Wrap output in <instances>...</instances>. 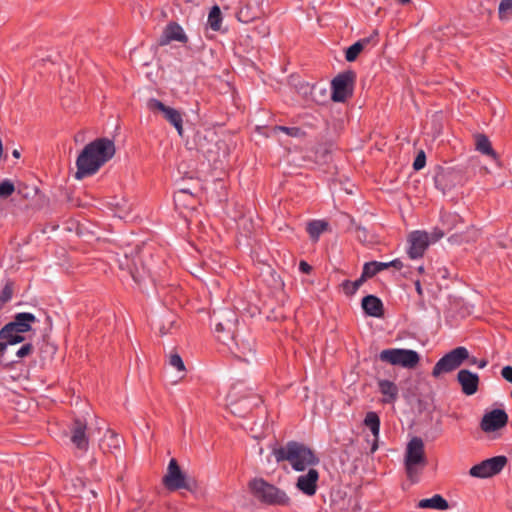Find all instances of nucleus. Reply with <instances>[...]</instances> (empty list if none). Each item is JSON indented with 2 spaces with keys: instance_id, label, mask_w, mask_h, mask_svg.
I'll return each instance as SVG.
<instances>
[{
  "instance_id": "09e8293b",
  "label": "nucleus",
  "mask_w": 512,
  "mask_h": 512,
  "mask_svg": "<svg viewBox=\"0 0 512 512\" xmlns=\"http://www.w3.org/2000/svg\"><path fill=\"white\" fill-rule=\"evenodd\" d=\"M312 266L304 261V260H301L300 263H299V270L303 273V274H310L312 272Z\"/></svg>"
},
{
  "instance_id": "a211bd4d",
  "label": "nucleus",
  "mask_w": 512,
  "mask_h": 512,
  "mask_svg": "<svg viewBox=\"0 0 512 512\" xmlns=\"http://www.w3.org/2000/svg\"><path fill=\"white\" fill-rule=\"evenodd\" d=\"M457 381L461 386L462 392L467 395H474L479 388V376L468 369H461L457 373Z\"/></svg>"
},
{
  "instance_id": "bb28decb",
  "label": "nucleus",
  "mask_w": 512,
  "mask_h": 512,
  "mask_svg": "<svg viewBox=\"0 0 512 512\" xmlns=\"http://www.w3.org/2000/svg\"><path fill=\"white\" fill-rule=\"evenodd\" d=\"M419 508H430L436 510H446L449 508V504L446 499H444L441 495L435 494L431 498L422 499L418 503Z\"/></svg>"
},
{
  "instance_id": "c756f323",
  "label": "nucleus",
  "mask_w": 512,
  "mask_h": 512,
  "mask_svg": "<svg viewBox=\"0 0 512 512\" xmlns=\"http://www.w3.org/2000/svg\"><path fill=\"white\" fill-rule=\"evenodd\" d=\"M208 25L213 31H219L222 24V15L219 5H214L208 15Z\"/></svg>"
},
{
  "instance_id": "a878e982",
  "label": "nucleus",
  "mask_w": 512,
  "mask_h": 512,
  "mask_svg": "<svg viewBox=\"0 0 512 512\" xmlns=\"http://www.w3.org/2000/svg\"><path fill=\"white\" fill-rule=\"evenodd\" d=\"M174 203L176 207L194 209L197 203L194 195L186 189H180L174 193Z\"/></svg>"
},
{
  "instance_id": "0eeeda50",
  "label": "nucleus",
  "mask_w": 512,
  "mask_h": 512,
  "mask_svg": "<svg viewBox=\"0 0 512 512\" xmlns=\"http://www.w3.org/2000/svg\"><path fill=\"white\" fill-rule=\"evenodd\" d=\"M469 358V351L466 347L458 346L446 353L434 365L431 375L439 378L442 374L450 373L458 369L466 359Z\"/></svg>"
},
{
  "instance_id": "4d7b16f0",
  "label": "nucleus",
  "mask_w": 512,
  "mask_h": 512,
  "mask_svg": "<svg viewBox=\"0 0 512 512\" xmlns=\"http://www.w3.org/2000/svg\"><path fill=\"white\" fill-rule=\"evenodd\" d=\"M131 276H132L133 280H134L136 283H138V284H140V283H141L142 278H141L138 274H136V273H134V272H131Z\"/></svg>"
},
{
  "instance_id": "423d86ee",
  "label": "nucleus",
  "mask_w": 512,
  "mask_h": 512,
  "mask_svg": "<svg viewBox=\"0 0 512 512\" xmlns=\"http://www.w3.org/2000/svg\"><path fill=\"white\" fill-rule=\"evenodd\" d=\"M427 465L424 443L421 438L414 437L407 445L405 453V470L407 477L414 480L418 474V468L423 469Z\"/></svg>"
},
{
  "instance_id": "c03bdc74",
  "label": "nucleus",
  "mask_w": 512,
  "mask_h": 512,
  "mask_svg": "<svg viewBox=\"0 0 512 512\" xmlns=\"http://www.w3.org/2000/svg\"><path fill=\"white\" fill-rule=\"evenodd\" d=\"M466 360L469 362L470 365H477V367L480 369L485 368L488 365V360L485 358L477 359L476 357L469 355V358Z\"/></svg>"
},
{
  "instance_id": "f03ea898",
  "label": "nucleus",
  "mask_w": 512,
  "mask_h": 512,
  "mask_svg": "<svg viewBox=\"0 0 512 512\" xmlns=\"http://www.w3.org/2000/svg\"><path fill=\"white\" fill-rule=\"evenodd\" d=\"M273 455L278 463L288 461L292 468L299 472L320 462L312 449L297 441H288L284 446L274 448Z\"/></svg>"
},
{
  "instance_id": "7ed1b4c3",
  "label": "nucleus",
  "mask_w": 512,
  "mask_h": 512,
  "mask_svg": "<svg viewBox=\"0 0 512 512\" xmlns=\"http://www.w3.org/2000/svg\"><path fill=\"white\" fill-rule=\"evenodd\" d=\"M37 321L34 314L21 312L14 315L13 320L0 330V358L4 355L8 345H15L25 340L24 333L32 329Z\"/></svg>"
},
{
  "instance_id": "c85d7f7f",
  "label": "nucleus",
  "mask_w": 512,
  "mask_h": 512,
  "mask_svg": "<svg viewBox=\"0 0 512 512\" xmlns=\"http://www.w3.org/2000/svg\"><path fill=\"white\" fill-rule=\"evenodd\" d=\"M385 269H388L387 262L371 261L364 264L362 271L364 273V277L372 278L377 273Z\"/></svg>"
},
{
  "instance_id": "4be33fe9",
  "label": "nucleus",
  "mask_w": 512,
  "mask_h": 512,
  "mask_svg": "<svg viewBox=\"0 0 512 512\" xmlns=\"http://www.w3.org/2000/svg\"><path fill=\"white\" fill-rule=\"evenodd\" d=\"M378 388L380 393L385 396L382 400L383 403H394L398 398L399 389L397 385L386 379L378 381Z\"/></svg>"
},
{
  "instance_id": "ea45409f",
  "label": "nucleus",
  "mask_w": 512,
  "mask_h": 512,
  "mask_svg": "<svg viewBox=\"0 0 512 512\" xmlns=\"http://www.w3.org/2000/svg\"><path fill=\"white\" fill-rule=\"evenodd\" d=\"M378 35V30H374L370 36L358 40L357 43H360L363 49L369 44L376 45L378 43Z\"/></svg>"
},
{
  "instance_id": "b1692460",
  "label": "nucleus",
  "mask_w": 512,
  "mask_h": 512,
  "mask_svg": "<svg viewBox=\"0 0 512 512\" xmlns=\"http://www.w3.org/2000/svg\"><path fill=\"white\" fill-rule=\"evenodd\" d=\"M364 425L368 427L374 437V443L371 448V452H374L378 447V438L380 432V418L376 412H367L364 418Z\"/></svg>"
},
{
  "instance_id": "8fccbe9b",
  "label": "nucleus",
  "mask_w": 512,
  "mask_h": 512,
  "mask_svg": "<svg viewBox=\"0 0 512 512\" xmlns=\"http://www.w3.org/2000/svg\"><path fill=\"white\" fill-rule=\"evenodd\" d=\"M388 268L393 267L397 270H401L404 267L403 262L400 259H394L390 262H387Z\"/></svg>"
},
{
  "instance_id": "c9c22d12",
  "label": "nucleus",
  "mask_w": 512,
  "mask_h": 512,
  "mask_svg": "<svg viewBox=\"0 0 512 512\" xmlns=\"http://www.w3.org/2000/svg\"><path fill=\"white\" fill-rule=\"evenodd\" d=\"M364 49L361 47V44L360 43H357L355 42L354 44H352L351 46H349L346 50H345V59L348 61V62H353L355 61L359 54L363 51Z\"/></svg>"
},
{
  "instance_id": "9d476101",
  "label": "nucleus",
  "mask_w": 512,
  "mask_h": 512,
  "mask_svg": "<svg viewBox=\"0 0 512 512\" xmlns=\"http://www.w3.org/2000/svg\"><path fill=\"white\" fill-rule=\"evenodd\" d=\"M507 462L508 459L506 456H495L472 466L469 470V474L475 478H489L499 474L504 469Z\"/></svg>"
},
{
  "instance_id": "6e6552de",
  "label": "nucleus",
  "mask_w": 512,
  "mask_h": 512,
  "mask_svg": "<svg viewBox=\"0 0 512 512\" xmlns=\"http://www.w3.org/2000/svg\"><path fill=\"white\" fill-rule=\"evenodd\" d=\"M356 72L349 69L339 73L331 81V99L334 102H345L353 95Z\"/></svg>"
},
{
  "instance_id": "412c9836",
  "label": "nucleus",
  "mask_w": 512,
  "mask_h": 512,
  "mask_svg": "<svg viewBox=\"0 0 512 512\" xmlns=\"http://www.w3.org/2000/svg\"><path fill=\"white\" fill-rule=\"evenodd\" d=\"M122 438L112 430H107L100 442V449L104 453H114L120 450Z\"/></svg>"
},
{
  "instance_id": "72a5a7b5",
  "label": "nucleus",
  "mask_w": 512,
  "mask_h": 512,
  "mask_svg": "<svg viewBox=\"0 0 512 512\" xmlns=\"http://www.w3.org/2000/svg\"><path fill=\"white\" fill-rule=\"evenodd\" d=\"M500 20H509L512 17V0H501L498 7Z\"/></svg>"
},
{
  "instance_id": "864d4df0",
  "label": "nucleus",
  "mask_w": 512,
  "mask_h": 512,
  "mask_svg": "<svg viewBox=\"0 0 512 512\" xmlns=\"http://www.w3.org/2000/svg\"><path fill=\"white\" fill-rule=\"evenodd\" d=\"M451 243H461L462 242V236L458 234H453L448 239Z\"/></svg>"
},
{
  "instance_id": "4c0bfd02",
  "label": "nucleus",
  "mask_w": 512,
  "mask_h": 512,
  "mask_svg": "<svg viewBox=\"0 0 512 512\" xmlns=\"http://www.w3.org/2000/svg\"><path fill=\"white\" fill-rule=\"evenodd\" d=\"M15 191V186L12 181L5 179L0 183V198L6 199L11 196Z\"/></svg>"
},
{
  "instance_id": "f257e3e1",
  "label": "nucleus",
  "mask_w": 512,
  "mask_h": 512,
  "mask_svg": "<svg viewBox=\"0 0 512 512\" xmlns=\"http://www.w3.org/2000/svg\"><path fill=\"white\" fill-rule=\"evenodd\" d=\"M116 148L114 141L106 138H96L91 141L80 152L76 159V172L74 177L82 180L93 176L100 168L115 155Z\"/></svg>"
},
{
  "instance_id": "e2e57ef3",
  "label": "nucleus",
  "mask_w": 512,
  "mask_h": 512,
  "mask_svg": "<svg viewBox=\"0 0 512 512\" xmlns=\"http://www.w3.org/2000/svg\"><path fill=\"white\" fill-rule=\"evenodd\" d=\"M357 230H358V231H362L363 233H365V232H366V230H365L364 228H361V227H357Z\"/></svg>"
},
{
  "instance_id": "13d9d810",
  "label": "nucleus",
  "mask_w": 512,
  "mask_h": 512,
  "mask_svg": "<svg viewBox=\"0 0 512 512\" xmlns=\"http://www.w3.org/2000/svg\"><path fill=\"white\" fill-rule=\"evenodd\" d=\"M255 401L253 403L254 406H257L259 402H261V398L260 397H257V396H254L252 397Z\"/></svg>"
},
{
  "instance_id": "39448f33",
  "label": "nucleus",
  "mask_w": 512,
  "mask_h": 512,
  "mask_svg": "<svg viewBox=\"0 0 512 512\" xmlns=\"http://www.w3.org/2000/svg\"><path fill=\"white\" fill-rule=\"evenodd\" d=\"M164 487L169 491L185 489L191 493L198 491L199 485L195 478L187 476L175 458L170 459L167 472L162 479Z\"/></svg>"
},
{
  "instance_id": "f704fd0d",
  "label": "nucleus",
  "mask_w": 512,
  "mask_h": 512,
  "mask_svg": "<svg viewBox=\"0 0 512 512\" xmlns=\"http://www.w3.org/2000/svg\"><path fill=\"white\" fill-rule=\"evenodd\" d=\"M274 131H281L285 133L286 135L294 138H302L306 135V133L300 128V127H287V126H281L277 125L274 127Z\"/></svg>"
},
{
  "instance_id": "6ab92c4d",
  "label": "nucleus",
  "mask_w": 512,
  "mask_h": 512,
  "mask_svg": "<svg viewBox=\"0 0 512 512\" xmlns=\"http://www.w3.org/2000/svg\"><path fill=\"white\" fill-rule=\"evenodd\" d=\"M172 41L187 43L188 37L186 36L183 28L177 22H170L165 27L158 43L161 46L167 45Z\"/></svg>"
},
{
  "instance_id": "f3484780",
  "label": "nucleus",
  "mask_w": 512,
  "mask_h": 512,
  "mask_svg": "<svg viewBox=\"0 0 512 512\" xmlns=\"http://www.w3.org/2000/svg\"><path fill=\"white\" fill-rule=\"evenodd\" d=\"M319 472L310 468L306 474L300 475L296 482L299 491L307 496H314L317 492Z\"/></svg>"
},
{
  "instance_id": "2f4dec72",
  "label": "nucleus",
  "mask_w": 512,
  "mask_h": 512,
  "mask_svg": "<svg viewBox=\"0 0 512 512\" xmlns=\"http://www.w3.org/2000/svg\"><path fill=\"white\" fill-rule=\"evenodd\" d=\"M441 220L447 232L456 228L458 224H463L462 218L456 213H445L442 215Z\"/></svg>"
},
{
  "instance_id": "473e14b6",
  "label": "nucleus",
  "mask_w": 512,
  "mask_h": 512,
  "mask_svg": "<svg viewBox=\"0 0 512 512\" xmlns=\"http://www.w3.org/2000/svg\"><path fill=\"white\" fill-rule=\"evenodd\" d=\"M14 292V283L12 281H7L0 291V310L3 306L12 299Z\"/></svg>"
},
{
  "instance_id": "052dcab7",
  "label": "nucleus",
  "mask_w": 512,
  "mask_h": 512,
  "mask_svg": "<svg viewBox=\"0 0 512 512\" xmlns=\"http://www.w3.org/2000/svg\"><path fill=\"white\" fill-rule=\"evenodd\" d=\"M402 5H407L411 2V0H397Z\"/></svg>"
},
{
  "instance_id": "9b49d317",
  "label": "nucleus",
  "mask_w": 512,
  "mask_h": 512,
  "mask_svg": "<svg viewBox=\"0 0 512 512\" xmlns=\"http://www.w3.org/2000/svg\"><path fill=\"white\" fill-rule=\"evenodd\" d=\"M146 106L153 113H161L163 118L175 127L178 134L183 136V117L180 111L175 108L166 106L163 102L156 98H150L147 101Z\"/></svg>"
},
{
  "instance_id": "cd10ccee",
  "label": "nucleus",
  "mask_w": 512,
  "mask_h": 512,
  "mask_svg": "<svg viewBox=\"0 0 512 512\" xmlns=\"http://www.w3.org/2000/svg\"><path fill=\"white\" fill-rule=\"evenodd\" d=\"M327 229L328 223L324 220H312L306 227V231L313 241H318L320 235Z\"/></svg>"
},
{
  "instance_id": "aec40b11",
  "label": "nucleus",
  "mask_w": 512,
  "mask_h": 512,
  "mask_svg": "<svg viewBox=\"0 0 512 512\" xmlns=\"http://www.w3.org/2000/svg\"><path fill=\"white\" fill-rule=\"evenodd\" d=\"M365 314L371 317L380 318L384 315V306L380 298L375 295L363 297L361 302Z\"/></svg>"
},
{
  "instance_id": "bf43d9fd",
  "label": "nucleus",
  "mask_w": 512,
  "mask_h": 512,
  "mask_svg": "<svg viewBox=\"0 0 512 512\" xmlns=\"http://www.w3.org/2000/svg\"><path fill=\"white\" fill-rule=\"evenodd\" d=\"M12 155H13L15 158H19V157H20V152H19L17 149H15V150H13Z\"/></svg>"
},
{
  "instance_id": "20e7f679",
  "label": "nucleus",
  "mask_w": 512,
  "mask_h": 512,
  "mask_svg": "<svg viewBox=\"0 0 512 512\" xmlns=\"http://www.w3.org/2000/svg\"><path fill=\"white\" fill-rule=\"evenodd\" d=\"M251 494L261 503L271 506H288L290 498L286 492L263 478H254L248 483Z\"/></svg>"
},
{
  "instance_id": "a19ab883",
  "label": "nucleus",
  "mask_w": 512,
  "mask_h": 512,
  "mask_svg": "<svg viewBox=\"0 0 512 512\" xmlns=\"http://www.w3.org/2000/svg\"><path fill=\"white\" fill-rule=\"evenodd\" d=\"M243 0H219V6H221L224 10H237L238 6L242 3Z\"/></svg>"
},
{
  "instance_id": "1a4fd4ad",
  "label": "nucleus",
  "mask_w": 512,
  "mask_h": 512,
  "mask_svg": "<svg viewBox=\"0 0 512 512\" xmlns=\"http://www.w3.org/2000/svg\"><path fill=\"white\" fill-rule=\"evenodd\" d=\"M379 359L391 365H399L404 368L413 369L420 362L418 352L410 349L390 348L382 350Z\"/></svg>"
},
{
  "instance_id": "ddd939ff",
  "label": "nucleus",
  "mask_w": 512,
  "mask_h": 512,
  "mask_svg": "<svg viewBox=\"0 0 512 512\" xmlns=\"http://www.w3.org/2000/svg\"><path fill=\"white\" fill-rule=\"evenodd\" d=\"M508 423V414L503 409H493L483 415L480 428L485 433L502 429Z\"/></svg>"
},
{
  "instance_id": "4468645a",
  "label": "nucleus",
  "mask_w": 512,
  "mask_h": 512,
  "mask_svg": "<svg viewBox=\"0 0 512 512\" xmlns=\"http://www.w3.org/2000/svg\"><path fill=\"white\" fill-rule=\"evenodd\" d=\"M408 255L411 259L421 258L429 246V234L425 231H413L408 237Z\"/></svg>"
},
{
  "instance_id": "49530a36",
  "label": "nucleus",
  "mask_w": 512,
  "mask_h": 512,
  "mask_svg": "<svg viewBox=\"0 0 512 512\" xmlns=\"http://www.w3.org/2000/svg\"><path fill=\"white\" fill-rule=\"evenodd\" d=\"M445 232L439 228H435L431 234L429 235V243L430 242H436L440 240L442 237H444Z\"/></svg>"
},
{
  "instance_id": "2eb2a0df",
  "label": "nucleus",
  "mask_w": 512,
  "mask_h": 512,
  "mask_svg": "<svg viewBox=\"0 0 512 512\" xmlns=\"http://www.w3.org/2000/svg\"><path fill=\"white\" fill-rule=\"evenodd\" d=\"M237 19L242 23H250L260 19L264 11L260 4L255 1L246 0L244 4H240L238 9L234 11Z\"/></svg>"
},
{
  "instance_id": "3c124183",
  "label": "nucleus",
  "mask_w": 512,
  "mask_h": 512,
  "mask_svg": "<svg viewBox=\"0 0 512 512\" xmlns=\"http://www.w3.org/2000/svg\"><path fill=\"white\" fill-rule=\"evenodd\" d=\"M256 29L262 37L269 35V27L264 25L263 23L260 26L256 27Z\"/></svg>"
},
{
  "instance_id": "5701e85b",
  "label": "nucleus",
  "mask_w": 512,
  "mask_h": 512,
  "mask_svg": "<svg viewBox=\"0 0 512 512\" xmlns=\"http://www.w3.org/2000/svg\"><path fill=\"white\" fill-rule=\"evenodd\" d=\"M235 321L228 319L225 323L218 322L215 324V333L217 339L223 344L227 345L231 339L232 334H236L234 331Z\"/></svg>"
},
{
  "instance_id": "dca6fc26",
  "label": "nucleus",
  "mask_w": 512,
  "mask_h": 512,
  "mask_svg": "<svg viewBox=\"0 0 512 512\" xmlns=\"http://www.w3.org/2000/svg\"><path fill=\"white\" fill-rule=\"evenodd\" d=\"M87 424L81 419H74L70 428L71 442L75 447L83 452H86L89 447V439L86 434Z\"/></svg>"
},
{
  "instance_id": "680f3d73",
  "label": "nucleus",
  "mask_w": 512,
  "mask_h": 512,
  "mask_svg": "<svg viewBox=\"0 0 512 512\" xmlns=\"http://www.w3.org/2000/svg\"><path fill=\"white\" fill-rule=\"evenodd\" d=\"M417 270H418V272H419L420 274H423V273H424V267H423V266H419Z\"/></svg>"
},
{
  "instance_id": "58836bf2",
  "label": "nucleus",
  "mask_w": 512,
  "mask_h": 512,
  "mask_svg": "<svg viewBox=\"0 0 512 512\" xmlns=\"http://www.w3.org/2000/svg\"><path fill=\"white\" fill-rule=\"evenodd\" d=\"M425 165H426V155H425V152L423 150H420L418 152L416 158L414 159L413 169L415 171H419L422 168H424Z\"/></svg>"
},
{
  "instance_id": "f8f14e48",
  "label": "nucleus",
  "mask_w": 512,
  "mask_h": 512,
  "mask_svg": "<svg viewBox=\"0 0 512 512\" xmlns=\"http://www.w3.org/2000/svg\"><path fill=\"white\" fill-rule=\"evenodd\" d=\"M228 348L238 359L248 362V356L255 351V340L251 337H242L239 333L232 334Z\"/></svg>"
},
{
  "instance_id": "de8ad7c7",
  "label": "nucleus",
  "mask_w": 512,
  "mask_h": 512,
  "mask_svg": "<svg viewBox=\"0 0 512 512\" xmlns=\"http://www.w3.org/2000/svg\"><path fill=\"white\" fill-rule=\"evenodd\" d=\"M501 375L506 381L512 383V366L503 367Z\"/></svg>"
},
{
  "instance_id": "a18cd8bd",
  "label": "nucleus",
  "mask_w": 512,
  "mask_h": 512,
  "mask_svg": "<svg viewBox=\"0 0 512 512\" xmlns=\"http://www.w3.org/2000/svg\"><path fill=\"white\" fill-rule=\"evenodd\" d=\"M247 401H248V399L245 398L243 400H239V401L232 403V407H233L232 412L241 417L245 416L246 412L241 409V406H242V404L246 403Z\"/></svg>"
},
{
  "instance_id": "5fc2aeb1",
  "label": "nucleus",
  "mask_w": 512,
  "mask_h": 512,
  "mask_svg": "<svg viewBox=\"0 0 512 512\" xmlns=\"http://www.w3.org/2000/svg\"><path fill=\"white\" fill-rule=\"evenodd\" d=\"M414 285H415V290L416 292L418 293V295H422L423 294V289H422V285H421V282L420 280H416L414 282Z\"/></svg>"
},
{
  "instance_id": "393cba45",
  "label": "nucleus",
  "mask_w": 512,
  "mask_h": 512,
  "mask_svg": "<svg viewBox=\"0 0 512 512\" xmlns=\"http://www.w3.org/2000/svg\"><path fill=\"white\" fill-rule=\"evenodd\" d=\"M475 145L476 150L481 154L490 157L491 159L497 161L499 159V155L493 149L491 141L485 134H477L475 135Z\"/></svg>"
},
{
  "instance_id": "603ef678",
  "label": "nucleus",
  "mask_w": 512,
  "mask_h": 512,
  "mask_svg": "<svg viewBox=\"0 0 512 512\" xmlns=\"http://www.w3.org/2000/svg\"><path fill=\"white\" fill-rule=\"evenodd\" d=\"M199 147H200V150L202 151V153L208 158L210 159L211 158V154L214 152L212 148H205V146L200 143L199 144Z\"/></svg>"
},
{
  "instance_id": "e433bc0d",
  "label": "nucleus",
  "mask_w": 512,
  "mask_h": 512,
  "mask_svg": "<svg viewBox=\"0 0 512 512\" xmlns=\"http://www.w3.org/2000/svg\"><path fill=\"white\" fill-rule=\"evenodd\" d=\"M449 177V173L445 171L438 172L434 177L435 186L437 189L441 190L442 192H445L449 186L447 185L446 181Z\"/></svg>"
},
{
  "instance_id": "79ce46f5",
  "label": "nucleus",
  "mask_w": 512,
  "mask_h": 512,
  "mask_svg": "<svg viewBox=\"0 0 512 512\" xmlns=\"http://www.w3.org/2000/svg\"><path fill=\"white\" fill-rule=\"evenodd\" d=\"M169 363L171 366L175 367L178 371L185 370L183 360H182L181 356L177 353L170 355Z\"/></svg>"
},
{
  "instance_id": "37998d69",
  "label": "nucleus",
  "mask_w": 512,
  "mask_h": 512,
  "mask_svg": "<svg viewBox=\"0 0 512 512\" xmlns=\"http://www.w3.org/2000/svg\"><path fill=\"white\" fill-rule=\"evenodd\" d=\"M34 350V346L32 343H26L24 344L18 351L16 352V356L18 358H24L32 354Z\"/></svg>"
},
{
  "instance_id": "7c9ffc66",
  "label": "nucleus",
  "mask_w": 512,
  "mask_h": 512,
  "mask_svg": "<svg viewBox=\"0 0 512 512\" xmlns=\"http://www.w3.org/2000/svg\"><path fill=\"white\" fill-rule=\"evenodd\" d=\"M366 279L368 278L364 277V273L362 272L360 278L355 281L344 280L341 284L344 293L348 296L355 294Z\"/></svg>"
},
{
  "instance_id": "6e6d98bb",
  "label": "nucleus",
  "mask_w": 512,
  "mask_h": 512,
  "mask_svg": "<svg viewBox=\"0 0 512 512\" xmlns=\"http://www.w3.org/2000/svg\"><path fill=\"white\" fill-rule=\"evenodd\" d=\"M301 89L303 90L304 94H308L311 93L312 87L308 83H306L301 85Z\"/></svg>"
}]
</instances>
